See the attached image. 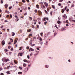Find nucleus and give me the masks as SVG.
<instances>
[{"instance_id": "18", "label": "nucleus", "mask_w": 75, "mask_h": 75, "mask_svg": "<svg viewBox=\"0 0 75 75\" xmlns=\"http://www.w3.org/2000/svg\"><path fill=\"white\" fill-rule=\"evenodd\" d=\"M10 40L11 42H13V39H12L11 38H10Z\"/></svg>"}, {"instance_id": "43", "label": "nucleus", "mask_w": 75, "mask_h": 75, "mask_svg": "<svg viewBox=\"0 0 75 75\" xmlns=\"http://www.w3.org/2000/svg\"><path fill=\"white\" fill-rule=\"evenodd\" d=\"M16 42H17V41L15 40L14 42V44H16Z\"/></svg>"}, {"instance_id": "58", "label": "nucleus", "mask_w": 75, "mask_h": 75, "mask_svg": "<svg viewBox=\"0 0 75 75\" xmlns=\"http://www.w3.org/2000/svg\"><path fill=\"white\" fill-rule=\"evenodd\" d=\"M4 22H5V23H6V22H8V21H7L6 20H5L4 21Z\"/></svg>"}, {"instance_id": "37", "label": "nucleus", "mask_w": 75, "mask_h": 75, "mask_svg": "<svg viewBox=\"0 0 75 75\" xmlns=\"http://www.w3.org/2000/svg\"><path fill=\"white\" fill-rule=\"evenodd\" d=\"M58 6H61L62 5L61 4V3H59L58 4Z\"/></svg>"}, {"instance_id": "11", "label": "nucleus", "mask_w": 75, "mask_h": 75, "mask_svg": "<svg viewBox=\"0 0 75 75\" xmlns=\"http://www.w3.org/2000/svg\"><path fill=\"white\" fill-rule=\"evenodd\" d=\"M63 17H64L65 18V19H67V16H66L65 14L63 16Z\"/></svg>"}, {"instance_id": "63", "label": "nucleus", "mask_w": 75, "mask_h": 75, "mask_svg": "<svg viewBox=\"0 0 75 75\" xmlns=\"http://www.w3.org/2000/svg\"><path fill=\"white\" fill-rule=\"evenodd\" d=\"M9 16V15H7L6 16V18H7Z\"/></svg>"}, {"instance_id": "56", "label": "nucleus", "mask_w": 75, "mask_h": 75, "mask_svg": "<svg viewBox=\"0 0 75 75\" xmlns=\"http://www.w3.org/2000/svg\"><path fill=\"white\" fill-rule=\"evenodd\" d=\"M32 35H33V34H29V36H32Z\"/></svg>"}, {"instance_id": "61", "label": "nucleus", "mask_w": 75, "mask_h": 75, "mask_svg": "<svg viewBox=\"0 0 75 75\" xmlns=\"http://www.w3.org/2000/svg\"><path fill=\"white\" fill-rule=\"evenodd\" d=\"M19 68L21 70L22 69V68L21 67H19Z\"/></svg>"}, {"instance_id": "8", "label": "nucleus", "mask_w": 75, "mask_h": 75, "mask_svg": "<svg viewBox=\"0 0 75 75\" xmlns=\"http://www.w3.org/2000/svg\"><path fill=\"white\" fill-rule=\"evenodd\" d=\"M14 62L15 64H17L18 63V61H17V60H14Z\"/></svg>"}, {"instance_id": "3", "label": "nucleus", "mask_w": 75, "mask_h": 75, "mask_svg": "<svg viewBox=\"0 0 75 75\" xmlns=\"http://www.w3.org/2000/svg\"><path fill=\"white\" fill-rule=\"evenodd\" d=\"M23 54V53L22 52L18 53V57H19V56H21V57H22Z\"/></svg>"}, {"instance_id": "26", "label": "nucleus", "mask_w": 75, "mask_h": 75, "mask_svg": "<svg viewBox=\"0 0 75 75\" xmlns=\"http://www.w3.org/2000/svg\"><path fill=\"white\" fill-rule=\"evenodd\" d=\"M30 49L31 51H34V49H32V48H30Z\"/></svg>"}, {"instance_id": "40", "label": "nucleus", "mask_w": 75, "mask_h": 75, "mask_svg": "<svg viewBox=\"0 0 75 75\" xmlns=\"http://www.w3.org/2000/svg\"><path fill=\"white\" fill-rule=\"evenodd\" d=\"M45 68H48V66L47 65H46L45 66Z\"/></svg>"}, {"instance_id": "10", "label": "nucleus", "mask_w": 75, "mask_h": 75, "mask_svg": "<svg viewBox=\"0 0 75 75\" xmlns=\"http://www.w3.org/2000/svg\"><path fill=\"white\" fill-rule=\"evenodd\" d=\"M44 4L45 5L46 7H48V3H47V2H45L44 3Z\"/></svg>"}, {"instance_id": "27", "label": "nucleus", "mask_w": 75, "mask_h": 75, "mask_svg": "<svg viewBox=\"0 0 75 75\" xmlns=\"http://www.w3.org/2000/svg\"><path fill=\"white\" fill-rule=\"evenodd\" d=\"M45 11L46 14H48V12L46 10H45Z\"/></svg>"}, {"instance_id": "6", "label": "nucleus", "mask_w": 75, "mask_h": 75, "mask_svg": "<svg viewBox=\"0 0 75 75\" xmlns=\"http://www.w3.org/2000/svg\"><path fill=\"white\" fill-rule=\"evenodd\" d=\"M2 45H4L5 44V41L3 40L1 42Z\"/></svg>"}, {"instance_id": "48", "label": "nucleus", "mask_w": 75, "mask_h": 75, "mask_svg": "<svg viewBox=\"0 0 75 75\" xmlns=\"http://www.w3.org/2000/svg\"><path fill=\"white\" fill-rule=\"evenodd\" d=\"M30 31H31V29H29L28 30V32H30Z\"/></svg>"}, {"instance_id": "59", "label": "nucleus", "mask_w": 75, "mask_h": 75, "mask_svg": "<svg viewBox=\"0 0 75 75\" xmlns=\"http://www.w3.org/2000/svg\"><path fill=\"white\" fill-rule=\"evenodd\" d=\"M10 17L11 18H12V15L10 14Z\"/></svg>"}, {"instance_id": "57", "label": "nucleus", "mask_w": 75, "mask_h": 75, "mask_svg": "<svg viewBox=\"0 0 75 75\" xmlns=\"http://www.w3.org/2000/svg\"><path fill=\"white\" fill-rule=\"evenodd\" d=\"M11 48V46H9L8 47V49H10V48Z\"/></svg>"}, {"instance_id": "30", "label": "nucleus", "mask_w": 75, "mask_h": 75, "mask_svg": "<svg viewBox=\"0 0 75 75\" xmlns=\"http://www.w3.org/2000/svg\"><path fill=\"white\" fill-rule=\"evenodd\" d=\"M33 21H34L35 22H37V20L33 19Z\"/></svg>"}, {"instance_id": "9", "label": "nucleus", "mask_w": 75, "mask_h": 75, "mask_svg": "<svg viewBox=\"0 0 75 75\" xmlns=\"http://www.w3.org/2000/svg\"><path fill=\"white\" fill-rule=\"evenodd\" d=\"M4 6L5 8H7V7H8V4H5L4 5Z\"/></svg>"}, {"instance_id": "2", "label": "nucleus", "mask_w": 75, "mask_h": 75, "mask_svg": "<svg viewBox=\"0 0 75 75\" xmlns=\"http://www.w3.org/2000/svg\"><path fill=\"white\" fill-rule=\"evenodd\" d=\"M2 60L3 62H7L8 61H9V60L8 59H6L4 58L2 59Z\"/></svg>"}, {"instance_id": "17", "label": "nucleus", "mask_w": 75, "mask_h": 75, "mask_svg": "<svg viewBox=\"0 0 75 75\" xmlns=\"http://www.w3.org/2000/svg\"><path fill=\"white\" fill-rule=\"evenodd\" d=\"M10 67H11V66H8L6 68L7 69H9V68H10Z\"/></svg>"}, {"instance_id": "13", "label": "nucleus", "mask_w": 75, "mask_h": 75, "mask_svg": "<svg viewBox=\"0 0 75 75\" xmlns=\"http://www.w3.org/2000/svg\"><path fill=\"white\" fill-rule=\"evenodd\" d=\"M64 30H65V28H62L61 30V31H64Z\"/></svg>"}, {"instance_id": "20", "label": "nucleus", "mask_w": 75, "mask_h": 75, "mask_svg": "<svg viewBox=\"0 0 75 75\" xmlns=\"http://www.w3.org/2000/svg\"><path fill=\"white\" fill-rule=\"evenodd\" d=\"M22 33V30H20L19 31V33Z\"/></svg>"}, {"instance_id": "62", "label": "nucleus", "mask_w": 75, "mask_h": 75, "mask_svg": "<svg viewBox=\"0 0 75 75\" xmlns=\"http://www.w3.org/2000/svg\"><path fill=\"white\" fill-rule=\"evenodd\" d=\"M66 22L67 23H68V20L66 21Z\"/></svg>"}, {"instance_id": "14", "label": "nucleus", "mask_w": 75, "mask_h": 75, "mask_svg": "<svg viewBox=\"0 0 75 75\" xmlns=\"http://www.w3.org/2000/svg\"><path fill=\"white\" fill-rule=\"evenodd\" d=\"M36 7L37 8H39V5L38 4L36 5Z\"/></svg>"}, {"instance_id": "33", "label": "nucleus", "mask_w": 75, "mask_h": 75, "mask_svg": "<svg viewBox=\"0 0 75 75\" xmlns=\"http://www.w3.org/2000/svg\"><path fill=\"white\" fill-rule=\"evenodd\" d=\"M47 11H50V8H47Z\"/></svg>"}, {"instance_id": "31", "label": "nucleus", "mask_w": 75, "mask_h": 75, "mask_svg": "<svg viewBox=\"0 0 75 75\" xmlns=\"http://www.w3.org/2000/svg\"><path fill=\"white\" fill-rule=\"evenodd\" d=\"M60 21H58L57 22V23H58V24H60Z\"/></svg>"}, {"instance_id": "54", "label": "nucleus", "mask_w": 75, "mask_h": 75, "mask_svg": "<svg viewBox=\"0 0 75 75\" xmlns=\"http://www.w3.org/2000/svg\"><path fill=\"white\" fill-rule=\"evenodd\" d=\"M39 40H40V41H42V38H41Z\"/></svg>"}, {"instance_id": "32", "label": "nucleus", "mask_w": 75, "mask_h": 75, "mask_svg": "<svg viewBox=\"0 0 75 75\" xmlns=\"http://www.w3.org/2000/svg\"><path fill=\"white\" fill-rule=\"evenodd\" d=\"M22 1L23 3H25V0H22Z\"/></svg>"}, {"instance_id": "55", "label": "nucleus", "mask_w": 75, "mask_h": 75, "mask_svg": "<svg viewBox=\"0 0 75 75\" xmlns=\"http://www.w3.org/2000/svg\"><path fill=\"white\" fill-rule=\"evenodd\" d=\"M37 28H39V25H37Z\"/></svg>"}, {"instance_id": "36", "label": "nucleus", "mask_w": 75, "mask_h": 75, "mask_svg": "<svg viewBox=\"0 0 75 75\" xmlns=\"http://www.w3.org/2000/svg\"><path fill=\"white\" fill-rule=\"evenodd\" d=\"M74 4H73L71 6V7H74Z\"/></svg>"}, {"instance_id": "1", "label": "nucleus", "mask_w": 75, "mask_h": 75, "mask_svg": "<svg viewBox=\"0 0 75 75\" xmlns=\"http://www.w3.org/2000/svg\"><path fill=\"white\" fill-rule=\"evenodd\" d=\"M67 8V6H66L65 7L64 9H62L61 11V12H62V13H64V11H65Z\"/></svg>"}, {"instance_id": "49", "label": "nucleus", "mask_w": 75, "mask_h": 75, "mask_svg": "<svg viewBox=\"0 0 75 75\" xmlns=\"http://www.w3.org/2000/svg\"><path fill=\"white\" fill-rule=\"evenodd\" d=\"M8 51V50H7V49H5L4 50L5 52H7Z\"/></svg>"}, {"instance_id": "51", "label": "nucleus", "mask_w": 75, "mask_h": 75, "mask_svg": "<svg viewBox=\"0 0 75 75\" xmlns=\"http://www.w3.org/2000/svg\"><path fill=\"white\" fill-rule=\"evenodd\" d=\"M27 58L28 59H30V57H29V55H28Z\"/></svg>"}, {"instance_id": "34", "label": "nucleus", "mask_w": 75, "mask_h": 75, "mask_svg": "<svg viewBox=\"0 0 75 75\" xmlns=\"http://www.w3.org/2000/svg\"><path fill=\"white\" fill-rule=\"evenodd\" d=\"M63 1H64V0H59V1L60 3H61V2H62Z\"/></svg>"}, {"instance_id": "22", "label": "nucleus", "mask_w": 75, "mask_h": 75, "mask_svg": "<svg viewBox=\"0 0 75 75\" xmlns=\"http://www.w3.org/2000/svg\"><path fill=\"white\" fill-rule=\"evenodd\" d=\"M42 7H43L44 8H46L45 7V6H44V5H42Z\"/></svg>"}, {"instance_id": "41", "label": "nucleus", "mask_w": 75, "mask_h": 75, "mask_svg": "<svg viewBox=\"0 0 75 75\" xmlns=\"http://www.w3.org/2000/svg\"><path fill=\"white\" fill-rule=\"evenodd\" d=\"M52 7L53 8H54V9H55V6H54L52 5Z\"/></svg>"}, {"instance_id": "47", "label": "nucleus", "mask_w": 75, "mask_h": 75, "mask_svg": "<svg viewBox=\"0 0 75 75\" xmlns=\"http://www.w3.org/2000/svg\"><path fill=\"white\" fill-rule=\"evenodd\" d=\"M29 18L31 19L30 20H32V19H33V18H32V17H29Z\"/></svg>"}, {"instance_id": "23", "label": "nucleus", "mask_w": 75, "mask_h": 75, "mask_svg": "<svg viewBox=\"0 0 75 75\" xmlns=\"http://www.w3.org/2000/svg\"><path fill=\"white\" fill-rule=\"evenodd\" d=\"M23 48V47H20V49H19V50H20V51H21V50H22V49Z\"/></svg>"}, {"instance_id": "24", "label": "nucleus", "mask_w": 75, "mask_h": 75, "mask_svg": "<svg viewBox=\"0 0 75 75\" xmlns=\"http://www.w3.org/2000/svg\"><path fill=\"white\" fill-rule=\"evenodd\" d=\"M28 71V68H26L25 69V71L26 72V71Z\"/></svg>"}, {"instance_id": "50", "label": "nucleus", "mask_w": 75, "mask_h": 75, "mask_svg": "<svg viewBox=\"0 0 75 75\" xmlns=\"http://www.w3.org/2000/svg\"><path fill=\"white\" fill-rule=\"evenodd\" d=\"M36 52H37V53H36V55H38V52H37V51H36Z\"/></svg>"}, {"instance_id": "46", "label": "nucleus", "mask_w": 75, "mask_h": 75, "mask_svg": "<svg viewBox=\"0 0 75 75\" xmlns=\"http://www.w3.org/2000/svg\"><path fill=\"white\" fill-rule=\"evenodd\" d=\"M30 48V47H29L28 46H27L26 47V49H27V50L29 49Z\"/></svg>"}, {"instance_id": "60", "label": "nucleus", "mask_w": 75, "mask_h": 75, "mask_svg": "<svg viewBox=\"0 0 75 75\" xmlns=\"http://www.w3.org/2000/svg\"><path fill=\"white\" fill-rule=\"evenodd\" d=\"M69 11V9L67 8V9L66 11L67 12H68V11Z\"/></svg>"}, {"instance_id": "64", "label": "nucleus", "mask_w": 75, "mask_h": 75, "mask_svg": "<svg viewBox=\"0 0 75 75\" xmlns=\"http://www.w3.org/2000/svg\"><path fill=\"white\" fill-rule=\"evenodd\" d=\"M1 75H4V74H3V73H1Z\"/></svg>"}, {"instance_id": "5", "label": "nucleus", "mask_w": 75, "mask_h": 75, "mask_svg": "<svg viewBox=\"0 0 75 75\" xmlns=\"http://www.w3.org/2000/svg\"><path fill=\"white\" fill-rule=\"evenodd\" d=\"M38 13L39 15H41V14H42V12H41V11H38Z\"/></svg>"}, {"instance_id": "19", "label": "nucleus", "mask_w": 75, "mask_h": 75, "mask_svg": "<svg viewBox=\"0 0 75 75\" xmlns=\"http://www.w3.org/2000/svg\"><path fill=\"white\" fill-rule=\"evenodd\" d=\"M7 74H10V71H8L7 72H6Z\"/></svg>"}, {"instance_id": "7", "label": "nucleus", "mask_w": 75, "mask_h": 75, "mask_svg": "<svg viewBox=\"0 0 75 75\" xmlns=\"http://www.w3.org/2000/svg\"><path fill=\"white\" fill-rule=\"evenodd\" d=\"M46 19L48 21V18H44V19H43L44 21H46Z\"/></svg>"}, {"instance_id": "35", "label": "nucleus", "mask_w": 75, "mask_h": 75, "mask_svg": "<svg viewBox=\"0 0 75 75\" xmlns=\"http://www.w3.org/2000/svg\"><path fill=\"white\" fill-rule=\"evenodd\" d=\"M55 27H56V28H57V29H58V27H57V25L56 24H55Z\"/></svg>"}, {"instance_id": "53", "label": "nucleus", "mask_w": 75, "mask_h": 75, "mask_svg": "<svg viewBox=\"0 0 75 75\" xmlns=\"http://www.w3.org/2000/svg\"><path fill=\"white\" fill-rule=\"evenodd\" d=\"M1 4H3V2L2 0L1 1Z\"/></svg>"}, {"instance_id": "38", "label": "nucleus", "mask_w": 75, "mask_h": 75, "mask_svg": "<svg viewBox=\"0 0 75 75\" xmlns=\"http://www.w3.org/2000/svg\"><path fill=\"white\" fill-rule=\"evenodd\" d=\"M50 15H51V16H52V12L51 11L50 12Z\"/></svg>"}, {"instance_id": "42", "label": "nucleus", "mask_w": 75, "mask_h": 75, "mask_svg": "<svg viewBox=\"0 0 75 75\" xmlns=\"http://www.w3.org/2000/svg\"><path fill=\"white\" fill-rule=\"evenodd\" d=\"M47 23V22H44L45 25H46Z\"/></svg>"}, {"instance_id": "21", "label": "nucleus", "mask_w": 75, "mask_h": 75, "mask_svg": "<svg viewBox=\"0 0 75 75\" xmlns=\"http://www.w3.org/2000/svg\"><path fill=\"white\" fill-rule=\"evenodd\" d=\"M32 27L33 28H35V27H34V26L33 25H32Z\"/></svg>"}, {"instance_id": "15", "label": "nucleus", "mask_w": 75, "mask_h": 75, "mask_svg": "<svg viewBox=\"0 0 75 75\" xmlns=\"http://www.w3.org/2000/svg\"><path fill=\"white\" fill-rule=\"evenodd\" d=\"M23 74V73L21 72H18V74H19V75H20V74Z\"/></svg>"}, {"instance_id": "28", "label": "nucleus", "mask_w": 75, "mask_h": 75, "mask_svg": "<svg viewBox=\"0 0 75 75\" xmlns=\"http://www.w3.org/2000/svg\"><path fill=\"white\" fill-rule=\"evenodd\" d=\"M34 11H35V13H37L38 11H37V9H35L34 10Z\"/></svg>"}, {"instance_id": "44", "label": "nucleus", "mask_w": 75, "mask_h": 75, "mask_svg": "<svg viewBox=\"0 0 75 75\" xmlns=\"http://www.w3.org/2000/svg\"><path fill=\"white\" fill-rule=\"evenodd\" d=\"M23 61H24V62H27V60H26V59H24L23 60Z\"/></svg>"}, {"instance_id": "29", "label": "nucleus", "mask_w": 75, "mask_h": 75, "mask_svg": "<svg viewBox=\"0 0 75 75\" xmlns=\"http://www.w3.org/2000/svg\"><path fill=\"white\" fill-rule=\"evenodd\" d=\"M23 66L24 67H26V64H24L23 65Z\"/></svg>"}, {"instance_id": "39", "label": "nucleus", "mask_w": 75, "mask_h": 75, "mask_svg": "<svg viewBox=\"0 0 75 75\" xmlns=\"http://www.w3.org/2000/svg\"><path fill=\"white\" fill-rule=\"evenodd\" d=\"M12 8V7H10L9 8V10H11Z\"/></svg>"}, {"instance_id": "52", "label": "nucleus", "mask_w": 75, "mask_h": 75, "mask_svg": "<svg viewBox=\"0 0 75 75\" xmlns=\"http://www.w3.org/2000/svg\"><path fill=\"white\" fill-rule=\"evenodd\" d=\"M69 20H70V21H72V18H69Z\"/></svg>"}, {"instance_id": "25", "label": "nucleus", "mask_w": 75, "mask_h": 75, "mask_svg": "<svg viewBox=\"0 0 75 75\" xmlns=\"http://www.w3.org/2000/svg\"><path fill=\"white\" fill-rule=\"evenodd\" d=\"M18 20H19V19H18V18H16V21H18Z\"/></svg>"}, {"instance_id": "16", "label": "nucleus", "mask_w": 75, "mask_h": 75, "mask_svg": "<svg viewBox=\"0 0 75 75\" xmlns=\"http://www.w3.org/2000/svg\"><path fill=\"white\" fill-rule=\"evenodd\" d=\"M5 12L6 13H7L8 14H9V12L7 10L5 11Z\"/></svg>"}, {"instance_id": "4", "label": "nucleus", "mask_w": 75, "mask_h": 75, "mask_svg": "<svg viewBox=\"0 0 75 75\" xmlns=\"http://www.w3.org/2000/svg\"><path fill=\"white\" fill-rule=\"evenodd\" d=\"M29 44L30 45H30L31 46V47H34V46H35V44L32 45V42H31V41L29 42Z\"/></svg>"}, {"instance_id": "45", "label": "nucleus", "mask_w": 75, "mask_h": 75, "mask_svg": "<svg viewBox=\"0 0 75 75\" xmlns=\"http://www.w3.org/2000/svg\"><path fill=\"white\" fill-rule=\"evenodd\" d=\"M42 34H43V33H40V35L41 36H42Z\"/></svg>"}, {"instance_id": "12", "label": "nucleus", "mask_w": 75, "mask_h": 75, "mask_svg": "<svg viewBox=\"0 0 75 75\" xmlns=\"http://www.w3.org/2000/svg\"><path fill=\"white\" fill-rule=\"evenodd\" d=\"M11 34L12 36H14V35H15V33L14 32H12L11 33Z\"/></svg>"}]
</instances>
